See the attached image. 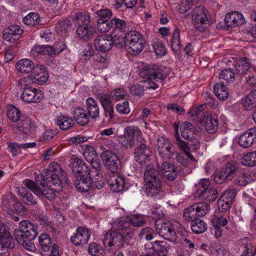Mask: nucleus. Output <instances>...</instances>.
<instances>
[{
	"instance_id": "39448f33",
	"label": "nucleus",
	"mask_w": 256,
	"mask_h": 256,
	"mask_svg": "<svg viewBox=\"0 0 256 256\" xmlns=\"http://www.w3.org/2000/svg\"><path fill=\"white\" fill-rule=\"evenodd\" d=\"M42 180L40 182L41 186H38L34 181L26 180L25 182V186L38 197L42 198H45L49 200H52L55 198V190H57L58 187L53 188L54 186L52 182L50 186Z\"/></svg>"
},
{
	"instance_id": "e2e57ef3",
	"label": "nucleus",
	"mask_w": 256,
	"mask_h": 256,
	"mask_svg": "<svg viewBox=\"0 0 256 256\" xmlns=\"http://www.w3.org/2000/svg\"><path fill=\"white\" fill-rule=\"evenodd\" d=\"M97 22L108 21L112 16V12L108 9L100 10L96 12Z\"/></svg>"
},
{
	"instance_id": "aec40b11",
	"label": "nucleus",
	"mask_w": 256,
	"mask_h": 256,
	"mask_svg": "<svg viewBox=\"0 0 256 256\" xmlns=\"http://www.w3.org/2000/svg\"><path fill=\"white\" fill-rule=\"evenodd\" d=\"M72 169L76 176L90 174L93 173V170H89L83 160L78 157H76L74 159Z\"/></svg>"
},
{
	"instance_id": "69168bd1",
	"label": "nucleus",
	"mask_w": 256,
	"mask_h": 256,
	"mask_svg": "<svg viewBox=\"0 0 256 256\" xmlns=\"http://www.w3.org/2000/svg\"><path fill=\"white\" fill-rule=\"evenodd\" d=\"M156 235L154 230L148 227H146L141 230L138 234L140 238H142V236H145V239L146 240H151L154 238V236Z\"/></svg>"
},
{
	"instance_id": "bb28decb",
	"label": "nucleus",
	"mask_w": 256,
	"mask_h": 256,
	"mask_svg": "<svg viewBox=\"0 0 256 256\" xmlns=\"http://www.w3.org/2000/svg\"><path fill=\"white\" fill-rule=\"evenodd\" d=\"M185 139L188 140L187 142L184 141V143L186 145V147L184 148H182L180 146L178 147L180 150L186 152V156L187 158H189L190 160H194V158L189 152V151L190 148H192L194 150L198 149L200 146V142L196 138L194 137V136H192L191 138Z\"/></svg>"
},
{
	"instance_id": "b1692460",
	"label": "nucleus",
	"mask_w": 256,
	"mask_h": 256,
	"mask_svg": "<svg viewBox=\"0 0 256 256\" xmlns=\"http://www.w3.org/2000/svg\"><path fill=\"white\" fill-rule=\"evenodd\" d=\"M197 197H202L206 202H213L218 197L216 189L212 186L204 190L198 189L196 192Z\"/></svg>"
},
{
	"instance_id": "4d7b16f0",
	"label": "nucleus",
	"mask_w": 256,
	"mask_h": 256,
	"mask_svg": "<svg viewBox=\"0 0 256 256\" xmlns=\"http://www.w3.org/2000/svg\"><path fill=\"white\" fill-rule=\"evenodd\" d=\"M83 155L88 162H92L98 158L94 148L90 146H86Z\"/></svg>"
},
{
	"instance_id": "338daca9",
	"label": "nucleus",
	"mask_w": 256,
	"mask_h": 256,
	"mask_svg": "<svg viewBox=\"0 0 256 256\" xmlns=\"http://www.w3.org/2000/svg\"><path fill=\"white\" fill-rule=\"evenodd\" d=\"M110 36H111L112 48L114 46L117 48H122L124 46V37L113 34Z\"/></svg>"
},
{
	"instance_id": "423d86ee",
	"label": "nucleus",
	"mask_w": 256,
	"mask_h": 256,
	"mask_svg": "<svg viewBox=\"0 0 256 256\" xmlns=\"http://www.w3.org/2000/svg\"><path fill=\"white\" fill-rule=\"evenodd\" d=\"M119 142L124 147L132 148L134 145L135 140L138 142H144L142 132L136 126H128L124 130V134L118 137Z\"/></svg>"
},
{
	"instance_id": "473e14b6",
	"label": "nucleus",
	"mask_w": 256,
	"mask_h": 256,
	"mask_svg": "<svg viewBox=\"0 0 256 256\" xmlns=\"http://www.w3.org/2000/svg\"><path fill=\"white\" fill-rule=\"evenodd\" d=\"M164 177L168 180L173 181L177 176V172L174 164L169 162H164L161 166Z\"/></svg>"
},
{
	"instance_id": "0e129e2a",
	"label": "nucleus",
	"mask_w": 256,
	"mask_h": 256,
	"mask_svg": "<svg viewBox=\"0 0 256 256\" xmlns=\"http://www.w3.org/2000/svg\"><path fill=\"white\" fill-rule=\"evenodd\" d=\"M112 28V20L108 21L97 22V30L100 33L107 32Z\"/></svg>"
},
{
	"instance_id": "a19ab883",
	"label": "nucleus",
	"mask_w": 256,
	"mask_h": 256,
	"mask_svg": "<svg viewBox=\"0 0 256 256\" xmlns=\"http://www.w3.org/2000/svg\"><path fill=\"white\" fill-rule=\"evenodd\" d=\"M56 124L60 130H64L72 127L74 122L71 117L61 114L57 118Z\"/></svg>"
},
{
	"instance_id": "2eb2a0df",
	"label": "nucleus",
	"mask_w": 256,
	"mask_h": 256,
	"mask_svg": "<svg viewBox=\"0 0 256 256\" xmlns=\"http://www.w3.org/2000/svg\"><path fill=\"white\" fill-rule=\"evenodd\" d=\"M139 143L140 144L138 145L134 150V159L137 162L141 164H145L150 160L151 152L149 147L146 146V141Z\"/></svg>"
},
{
	"instance_id": "f8f14e48",
	"label": "nucleus",
	"mask_w": 256,
	"mask_h": 256,
	"mask_svg": "<svg viewBox=\"0 0 256 256\" xmlns=\"http://www.w3.org/2000/svg\"><path fill=\"white\" fill-rule=\"evenodd\" d=\"M156 146L159 154L164 159H170L174 155L172 151V144L168 138L162 136L158 138Z\"/></svg>"
},
{
	"instance_id": "f3484780",
	"label": "nucleus",
	"mask_w": 256,
	"mask_h": 256,
	"mask_svg": "<svg viewBox=\"0 0 256 256\" xmlns=\"http://www.w3.org/2000/svg\"><path fill=\"white\" fill-rule=\"evenodd\" d=\"M224 22L228 27L234 28L244 24L245 20L241 12L233 11L226 14Z\"/></svg>"
},
{
	"instance_id": "09e8293b",
	"label": "nucleus",
	"mask_w": 256,
	"mask_h": 256,
	"mask_svg": "<svg viewBox=\"0 0 256 256\" xmlns=\"http://www.w3.org/2000/svg\"><path fill=\"white\" fill-rule=\"evenodd\" d=\"M195 210L198 217H202L208 214L210 210V207L206 202L196 203L192 204Z\"/></svg>"
},
{
	"instance_id": "f257e3e1",
	"label": "nucleus",
	"mask_w": 256,
	"mask_h": 256,
	"mask_svg": "<svg viewBox=\"0 0 256 256\" xmlns=\"http://www.w3.org/2000/svg\"><path fill=\"white\" fill-rule=\"evenodd\" d=\"M129 224L120 222L118 220L114 224L112 228L104 236L103 244L106 247H114L120 248L124 244L132 237L133 230L128 228Z\"/></svg>"
},
{
	"instance_id": "f03ea898",
	"label": "nucleus",
	"mask_w": 256,
	"mask_h": 256,
	"mask_svg": "<svg viewBox=\"0 0 256 256\" xmlns=\"http://www.w3.org/2000/svg\"><path fill=\"white\" fill-rule=\"evenodd\" d=\"M37 234V227L27 220L21 221L19 223L18 228L14 231L16 240L26 250L30 252L36 250L32 240Z\"/></svg>"
},
{
	"instance_id": "de8ad7c7",
	"label": "nucleus",
	"mask_w": 256,
	"mask_h": 256,
	"mask_svg": "<svg viewBox=\"0 0 256 256\" xmlns=\"http://www.w3.org/2000/svg\"><path fill=\"white\" fill-rule=\"evenodd\" d=\"M190 226L192 232L195 234H202L207 230V224L198 218L192 221Z\"/></svg>"
},
{
	"instance_id": "9d476101",
	"label": "nucleus",
	"mask_w": 256,
	"mask_h": 256,
	"mask_svg": "<svg viewBox=\"0 0 256 256\" xmlns=\"http://www.w3.org/2000/svg\"><path fill=\"white\" fill-rule=\"evenodd\" d=\"M209 14L208 11L203 6L196 7L192 14L194 24L200 31L204 30V25L208 23Z\"/></svg>"
},
{
	"instance_id": "052dcab7",
	"label": "nucleus",
	"mask_w": 256,
	"mask_h": 256,
	"mask_svg": "<svg viewBox=\"0 0 256 256\" xmlns=\"http://www.w3.org/2000/svg\"><path fill=\"white\" fill-rule=\"evenodd\" d=\"M130 94L135 96L142 97L144 94V86L140 84H134L129 88Z\"/></svg>"
},
{
	"instance_id": "393cba45",
	"label": "nucleus",
	"mask_w": 256,
	"mask_h": 256,
	"mask_svg": "<svg viewBox=\"0 0 256 256\" xmlns=\"http://www.w3.org/2000/svg\"><path fill=\"white\" fill-rule=\"evenodd\" d=\"M0 242H3L9 249L13 248L15 246V240L13 238L6 226L0 224Z\"/></svg>"
},
{
	"instance_id": "3c124183",
	"label": "nucleus",
	"mask_w": 256,
	"mask_h": 256,
	"mask_svg": "<svg viewBox=\"0 0 256 256\" xmlns=\"http://www.w3.org/2000/svg\"><path fill=\"white\" fill-rule=\"evenodd\" d=\"M51 52L50 46L48 45L36 46L31 50V53L34 57L39 55H50Z\"/></svg>"
},
{
	"instance_id": "6e6552de",
	"label": "nucleus",
	"mask_w": 256,
	"mask_h": 256,
	"mask_svg": "<svg viewBox=\"0 0 256 256\" xmlns=\"http://www.w3.org/2000/svg\"><path fill=\"white\" fill-rule=\"evenodd\" d=\"M140 76L146 80H154L157 82H162L166 76H164L162 70L158 66H148L142 68L140 72Z\"/></svg>"
},
{
	"instance_id": "a18cd8bd",
	"label": "nucleus",
	"mask_w": 256,
	"mask_h": 256,
	"mask_svg": "<svg viewBox=\"0 0 256 256\" xmlns=\"http://www.w3.org/2000/svg\"><path fill=\"white\" fill-rule=\"evenodd\" d=\"M180 30L178 28H176L174 32L172 42L171 48L175 54L179 55L181 48V44L180 42Z\"/></svg>"
},
{
	"instance_id": "603ef678",
	"label": "nucleus",
	"mask_w": 256,
	"mask_h": 256,
	"mask_svg": "<svg viewBox=\"0 0 256 256\" xmlns=\"http://www.w3.org/2000/svg\"><path fill=\"white\" fill-rule=\"evenodd\" d=\"M241 163L244 166L253 167L256 166V151L245 154L241 160Z\"/></svg>"
},
{
	"instance_id": "7c9ffc66",
	"label": "nucleus",
	"mask_w": 256,
	"mask_h": 256,
	"mask_svg": "<svg viewBox=\"0 0 256 256\" xmlns=\"http://www.w3.org/2000/svg\"><path fill=\"white\" fill-rule=\"evenodd\" d=\"M108 183L113 192H118L123 190L124 180L121 176L112 174L108 178Z\"/></svg>"
},
{
	"instance_id": "49530a36",
	"label": "nucleus",
	"mask_w": 256,
	"mask_h": 256,
	"mask_svg": "<svg viewBox=\"0 0 256 256\" xmlns=\"http://www.w3.org/2000/svg\"><path fill=\"white\" fill-rule=\"evenodd\" d=\"M236 73L232 68H227L223 70L219 74V78L222 81L228 84L233 82L236 77Z\"/></svg>"
},
{
	"instance_id": "8fccbe9b",
	"label": "nucleus",
	"mask_w": 256,
	"mask_h": 256,
	"mask_svg": "<svg viewBox=\"0 0 256 256\" xmlns=\"http://www.w3.org/2000/svg\"><path fill=\"white\" fill-rule=\"evenodd\" d=\"M6 114L8 118L14 122H18L22 117L20 110L12 104L6 106Z\"/></svg>"
},
{
	"instance_id": "c9c22d12",
	"label": "nucleus",
	"mask_w": 256,
	"mask_h": 256,
	"mask_svg": "<svg viewBox=\"0 0 256 256\" xmlns=\"http://www.w3.org/2000/svg\"><path fill=\"white\" fill-rule=\"evenodd\" d=\"M120 222H124L129 224L128 228L133 230L132 236L134 235L135 229L134 226H140L146 223V221L140 216L134 215L130 218H126L118 220Z\"/></svg>"
},
{
	"instance_id": "20e7f679",
	"label": "nucleus",
	"mask_w": 256,
	"mask_h": 256,
	"mask_svg": "<svg viewBox=\"0 0 256 256\" xmlns=\"http://www.w3.org/2000/svg\"><path fill=\"white\" fill-rule=\"evenodd\" d=\"M144 40L138 32L132 30L126 34L124 46L127 52L132 55H138L144 48Z\"/></svg>"
},
{
	"instance_id": "2f4dec72",
	"label": "nucleus",
	"mask_w": 256,
	"mask_h": 256,
	"mask_svg": "<svg viewBox=\"0 0 256 256\" xmlns=\"http://www.w3.org/2000/svg\"><path fill=\"white\" fill-rule=\"evenodd\" d=\"M200 122L204 125L206 131L210 134L214 133L218 128V120L215 116L207 114Z\"/></svg>"
},
{
	"instance_id": "4468645a",
	"label": "nucleus",
	"mask_w": 256,
	"mask_h": 256,
	"mask_svg": "<svg viewBox=\"0 0 256 256\" xmlns=\"http://www.w3.org/2000/svg\"><path fill=\"white\" fill-rule=\"evenodd\" d=\"M90 233L86 228L78 226L76 232L70 238L71 242L76 246H83L88 243Z\"/></svg>"
},
{
	"instance_id": "c756f323",
	"label": "nucleus",
	"mask_w": 256,
	"mask_h": 256,
	"mask_svg": "<svg viewBox=\"0 0 256 256\" xmlns=\"http://www.w3.org/2000/svg\"><path fill=\"white\" fill-rule=\"evenodd\" d=\"M76 32L80 38L87 41L93 37L96 32V29L90 24L79 26L77 28Z\"/></svg>"
},
{
	"instance_id": "1a4fd4ad",
	"label": "nucleus",
	"mask_w": 256,
	"mask_h": 256,
	"mask_svg": "<svg viewBox=\"0 0 256 256\" xmlns=\"http://www.w3.org/2000/svg\"><path fill=\"white\" fill-rule=\"evenodd\" d=\"M174 224L170 222L155 224L156 232L164 238L174 242L176 240Z\"/></svg>"
},
{
	"instance_id": "4c0bfd02",
	"label": "nucleus",
	"mask_w": 256,
	"mask_h": 256,
	"mask_svg": "<svg viewBox=\"0 0 256 256\" xmlns=\"http://www.w3.org/2000/svg\"><path fill=\"white\" fill-rule=\"evenodd\" d=\"M214 90L215 95L220 100H224L228 97L229 92L223 81L216 84L214 86Z\"/></svg>"
},
{
	"instance_id": "a878e982",
	"label": "nucleus",
	"mask_w": 256,
	"mask_h": 256,
	"mask_svg": "<svg viewBox=\"0 0 256 256\" xmlns=\"http://www.w3.org/2000/svg\"><path fill=\"white\" fill-rule=\"evenodd\" d=\"M166 243L164 241L156 240L154 242H148L145 244L144 250H150L153 251L159 255L162 254L165 256L167 252Z\"/></svg>"
},
{
	"instance_id": "864d4df0",
	"label": "nucleus",
	"mask_w": 256,
	"mask_h": 256,
	"mask_svg": "<svg viewBox=\"0 0 256 256\" xmlns=\"http://www.w3.org/2000/svg\"><path fill=\"white\" fill-rule=\"evenodd\" d=\"M40 21V16L36 12H30L23 18L24 22L30 26L39 24Z\"/></svg>"
},
{
	"instance_id": "0eeeda50",
	"label": "nucleus",
	"mask_w": 256,
	"mask_h": 256,
	"mask_svg": "<svg viewBox=\"0 0 256 256\" xmlns=\"http://www.w3.org/2000/svg\"><path fill=\"white\" fill-rule=\"evenodd\" d=\"M236 171V163L228 162L215 176L214 180L217 184L230 181L235 176Z\"/></svg>"
},
{
	"instance_id": "412c9836",
	"label": "nucleus",
	"mask_w": 256,
	"mask_h": 256,
	"mask_svg": "<svg viewBox=\"0 0 256 256\" xmlns=\"http://www.w3.org/2000/svg\"><path fill=\"white\" fill-rule=\"evenodd\" d=\"M23 30L18 25H12L4 30V39L10 42H14L20 37Z\"/></svg>"
},
{
	"instance_id": "ea45409f",
	"label": "nucleus",
	"mask_w": 256,
	"mask_h": 256,
	"mask_svg": "<svg viewBox=\"0 0 256 256\" xmlns=\"http://www.w3.org/2000/svg\"><path fill=\"white\" fill-rule=\"evenodd\" d=\"M181 135L184 138H191L196 131V128L190 122L186 121L182 122L180 126Z\"/></svg>"
},
{
	"instance_id": "58836bf2",
	"label": "nucleus",
	"mask_w": 256,
	"mask_h": 256,
	"mask_svg": "<svg viewBox=\"0 0 256 256\" xmlns=\"http://www.w3.org/2000/svg\"><path fill=\"white\" fill-rule=\"evenodd\" d=\"M144 181L145 184L160 182L158 172L152 166H148L144 174Z\"/></svg>"
},
{
	"instance_id": "cd10ccee",
	"label": "nucleus",
	"mask_w": 256,
	"mask_h": 256,
	"mask_svg": "<svg viewBox=\"0 0 256 256\" xmlns=\"http://www.w3.org/2000/svg\"><path fill=\"white\" fill-rule=\"evenodd\" d=\"M74 118L80 125L84 126L88 124L90 118L86 110L82 107H76L73 111Z\"/></svg>"
},
{
	"instance_id": "ddd939ff",
	"label": "nucleus",
	"mask_w": 256,
	"mask_h": 256,
	"mask_svg": "<svg viewBox=\"0 0 256 256\" xmlns=\"http://www.w3.org/2000/svg\"><path fill=\"white\" fill-rule=\"evenodd\" d=\"M21 98L25 102L38 103L43 98L44 94L39 89L27 86L24 88Z\"/></svg>"
},
{
	"instance_id": "c85d7f7f",
	"label": "nucleus",
	"mask_w": 256,
	"mask_h": 256,
	"mask_svg": "<svg viewBox=\"0 0 256 256\" xmlns=\"http://www.w3.org/2000/svg\"><path fill=\"white\" fill-rule=\"evenodd\" d=\"M87 112L90 118L96 119L99 116L100 110L98 102L92 98H88L86 100Z\"/></svg>"
},
{
	"instance_id": "5fc2aeb1",
	"label": "nucleus",
	"mask_w": 256,
	"mask_h": 256,
	"mask_svg": "<svg viewBox=\"0 0 256 256\" xmlns=\"http://www.w3.org/2000/svg\"><path fill=\"white\" fill-rule=\"evenodd\" d=\"M39 244L42 250L48 252L51 247L50 238L47 234H42L39 236Z\"/></svg>"
},
{
	"instance_id": "f704fd0d",
	"label": "nucleus",
	"mask_w": 256,
	"mask_h": 256,
	"mask_svg": "<svg viewBox=\"0 0 256 256\" xmlns=\"http://www.w3.org/2000/svg\"><path fill=\"white\" fill-rule=\"evenodd\" d=\"M242 104L245 110H251L256 107V89L250 92L242 99Z\"/></svg>"
},
{
	"instance_id": "7ed1b4c3",
	"label": "nucleus",
	"mask_w": 256,
	"mask_h": 256,
	"mask_svg": "<svg viewBox=\"0 0 256 256\" xmlns=\"http://www.w3.org/2000/svg\"><path fill=\"white\" fill-rule=\"evenodd\" d=\"M42 178L50 186V182L54 186L58 187L60 190L64 184L68 183V178L66 172L62 170L60 164L56 162H51L47 169L43 171Z\"/></svg>"
},
{
	"instance_id": "79ce46f5",
	"label": "nucleus",
	"mask_w": 256,
	"mask_h": 256,
	"mask_svg": "<svg viewBox=\"0 0 256 256\" xmlns=\"http://www.w3.org/2000/svg\"><path fill=\"white\" fill-rule=\"evenodd\" d=\"M18 194L22 197V201L27 205H34L36 200L32 194L28 192L26 188L22 187L18 189Z\"/></svg>"
},
{
	"instance_id": "bf43d9fd",
	"label": "nucleus",
	"mask_w": 256,
	"mask_h": 256,
	"mask_svg": "<svg viewBox=\"0 0 256 256\" xmlns=\"http://www.w3.org/2000/svg\"><path fill=\"white\" fill-rule=\"evenodd\" d=\"M112 28L114 30H118L120 32H125L126 29V22L124 20L118 18L112 19Z\"/></svg>"
},
{
	"instance_id": "6e6d98bb",
	"label": "nucleus",
	"mask_w": 256,
	"mask_h": 256,
	"mask_svg": "<svg viewBox=\"0 0 256 256\" xmlns=\"http://www.w3.org/2000/svg\"><path fill=\"white\" fill-rule=\"evenodd\" d=\"M74 20L79 26L88 25L90 22V16L82 12H77L74 16Z\"/></svg>"
},
{
	"instance_id": "72a5a7b5",
	"label": "nucleus",
	"mask_w": 256,
	"mask_h": 256,
	"mask_svg": "<svg viewBox=\"0 0 256 256\" xmlns=\"http://www.w3.org/2000/svg\"><path fill=\"white\" fill-rule=\"evenodd\" d=\"M32 124L30 119L22 116L17 122L16 129L24 134H28L32 132Z\"/></svg>"
},
{
	"instance_id": "680f3d73",
	"label": "nucleus",
	"mask_w": 256,
	"mask_h": 256,
	"mask_svg": "<svg viewBox=\"0 0 256 256\" xmlns=\"http://www.w3.org/2000/svg\"><path fill=\"white\" fill-rule=\"evenodd\" d=\"M71 27V22L68 20H64L60 21L56 24V27L58 33L62 34H65Z\"/></svg>"
},
{
	"instance_id": "9b49d317",
	"label": "nucleus",
	"mask_w": 256,
	"mask_h": 256,
	"mask_svg": "<svg viewBox=\"0 0 256 256\" xmlns=\"http://www.w3.org/2000/svg\"><path fill=\"white\" fill-rule=\"evenodd\" d=\"M101 158L105 166L112 172H117L120 168L121 162L118 157L110 150H106L102 153Z\"/></svg>"
},
{
	"instance_id": "13d9d810",
	"label": "nucleus",
	"mask_w": 256,
	"mask_h": 256,
	"mask_svg": "<svg viewBox=\"0 0 256 256\" xmlns=\"http://www.w3.org/2000/svg\"><path fill=\"white\" fill-rule=\"evenodd\" d=\"M197 214L192 205L187 208L184 212V218L187 222H191L198 218Z\"/></svg>"
},
{
	"instance_id": "37998d69",
	"label": "nucleus",
	"mask_w": 256,
	"mask_h": 256,
	"mask_svg": "<svg viewBox=\"0 0 256 256\" xmlns=\"http://www.w3.org/2000/svg\"><path fill=\"white\" fill-rule=\"evenodd\" d=\"M162 186V184L161 181L145 184V192L148 196H155L160 191Z\"/></svg>"
},
{
	"instance_id": "dca6fc26",
	"label": "nucleus",
	"mask_w": 256,
	"mask_h": 256,
	"mask_svg": "<svg viewBox=\"0 0 256 256\" xmlns=\"http://www.w3.org/2000/svg\"><path fill=\"white\" fill-rule=\"evenodd\" d=\"M256 142V128L246 130L240 135L238 143L244 148H248Z\"/></svg>"
},
{
	"instance_id": "e433bc0d",
	"label": "nucleus",
	"mask_w": 256,
	"mask_h": 256,
	"mask_svg": "<svg viewBox=\"0 0 256 256\" xmlns=\"http://www.w3.org/2000/svg\"><path fill=\"white\" fill-rule=\"evenodd\" d=\"M35 67L33 62L28 59L20 60L16 64V68L22 73L32 72Z\"/></svg>"
},
{
	"instance_id": "4be33fe9",
	"label": "nucleus",
	"mask_w": 256,
	"mask_h": 256,
	"mask_svg": "<svg viewBox=\"0 0 256 256\" xmlns=\"http://www.w3.org/2000/svg\"><path fill=\"white\" fill-rule=\"evenodd\" d=\"M2 204L12 212H20L24 208V206L16 196L11 194L8 195L3 200Z\"/></svg>"
},
{
	"instance_id": "c03bdc74",
	"label": "nucleus",
	"mask_w": 256,
	"mask_h": 256,
	"mask_svg": "<svg viewBox=\"0 0 256 256\" xmlns=\"http://www.w3.org/2000/svg\"><path fill=\"white\" fill-rule=\"evenodd\" d=\"M236 74L243 75L246 73L250 69V63L246 58L239 60L235 66Z\"/></svg>"
},
{
	"instance_id": "a211bd4d",
	"label": "nucleus",
	"mask_w": 256,
	"mask_h": 256,
	"mask_svg": "<svg viewBox=\"0 0 256 256\" xmlns=\"http://www.w3.org/2000/svg\"><path fill=\"white\" fill-rule=\"evenodd\" d=\"M96 49L101 52H106L112 48L111 36L108 34L98 36L94 40Z\"/></svg>"
},
{
	"instance_id": "6ab92c4d",
	"label": "nucleus",
	"mask_w": 256,
	"mask_h": 256,
	"mask_svg": "<svg viewBox=\"0 0 256 256\" xmlns=\"http://www.w3.org/2000/svg\"><path fill=\"white\" fill-rule=\"evenodd\" d=\"M92 174L76 176L74 184L76 189L82 192H88L92 186Z\"/></svg>"
},
{
	"instance_id": "774afa93",
	"label": "nucleus",
	"mask_w": 256,
	"mask_h": 256,
	"mask_svg": "<svg viewBox=\"0 0 256 256\" xmlns=\"http://www.w3.org/2000/svg\"><path fill=\"white\" fill-rule=\"evenodd\" d=\"M18 51V48L16 45L10 46L6 51L4 56L6 62L12 60Z\"/></svg>"
},
{
	"instance_id": "5701e85b",
	"label": "nucleus",
	"mask_w": 256,
	"mask_h": 256,
	"mask_svg": "<svg viewBox=\"0 0 256 256\" xmlns=\"http://www.w3.org/2000/svg\"><path fill=\"white\" fill-rule=\"evenodd\" d=\"M46 67L44 65L36 66L32 72V81L36 84L42 85L48 80V73L45 70Z\"/></svg>"
}]
</instances>
